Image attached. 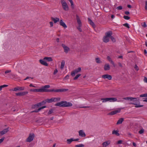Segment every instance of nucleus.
Listing matches in <instances>:
<instances>
[{
    "label": "nucleus",
    "instance_id": "f257e3e1",
    "mask_svg": "<svg viewBox=\"0 0 147 147\" xmlns=\"http://www.w3.org/2000/svg\"><path fill=\"white\" fill-rule=\"evenodd\" d=\"M55 106L60 107H69L72 105V103L66 101H61L58 102L55 105Z\"/></svg>",
    "mask_w": 147,
    "mask_h": 147
},
{
    "label": "nucleus",
    "instance_id": "f03ea898",
    "mask_svg": "<svg viewBox=\"0 0 147 147\" xmlns=\"http://www.w3.org/2000/svg\"><path fill=\"white\" fill-rule=\"evenodd\" d=\"M112 34V32L110 31L106 32L105 34V36L103 38V41L105 42H107L109 41V38Z\"/></svg>",
    "mask_w": 147,
    "mask_h": 147
},
{
    "label": "nucleus",
    "instance_id": "7ed1b4c3",
    "mask_svg": "<svg viewBox=\"0 0 147 147\" xmlns=\"http://www.w3.org/2000/svg\"><path fill=\"white\" fill-rule=\"evenodd\" d=\"M60 98L59 97H53L50 99H47L43 101L44 104L46 102L51 103L53 102H57L60 101Z\"/></svg>",
    "mask_w": 147,
    "mask_h": 147
},
{
    "label": "nucleus",
    "instance_id": "20e7f679",
    "mask_svg": "<svg viewBox=\"0 0 147 147\" xmlns=\"http://www.w3.org/2000/svg\"><path fill=\"white\" fill-rule=\"evenodd\" d=\"M123 99L131 101V102L129 103L130 104L134 105H136V101H138L137 98L131 97H127L124 98Z\"/></svg>",
    "mask_w": 147,
    "mask_h": 147
},
{
    "label": "nucleus",
    "instance_id": "39448f33",
    "mask_svg": "<svg viewBox=\"0 0 147 147\" xmlns=\"http://www.w3.org/2000/svg\"><path fill=\"white\" fill-rule=\"evenodd\" d=\"M50 86L49 85H46L44 86H42L41 88L40 89V92H47L49 91V89H47L49 88Z\"/></svg>",
    "mask_w": 147,
    "mask_h": 147
},
{
    "label": "nucleus",
    "instance_id": "423d86ee",
    "mask_svg": "<svg viewBox=\"0 0 147 147\" xmlns=\"http://www.w3.org/2000/svg\"><path fill=\"white\" fill-rule=\"evenodd\" d=\"M61 3L63 9L66 11H67L69 10V7L67 3L64 0H61Z\"/></svg>",
    "mask_w": 147,
    "mask_h": 147
},
{
    "label": "nucleus",
    "instance_id": "0eeeda50",
    "mask_svg": "<svg viewBox=\"0 0 147 147\" xmlns=\"http://www.w3.org/2000/svg\"><path fill=\"white\" fill-rule=\"evenodd\" d=\"M81 70V69L80 67H78V69H76L71 73V74L72 76H74L76 74H77L79 72H80Z\"/></svg>",
    "mask_w": 147,
    "mask_h": 147
},
{
    "label": "nucleus",
    "instance_id": "6e6552de",
    "mask_svg": "<svg viewBox=\"0 0 147 147\" xmlns=\"http://www.w3.org/2000/svg\"><path fill=\"white\" fill-rule=\"evenodd\" d=\"M68 89H58L56 90L52 89L49 90L48 92H65L68 90Z\"/></svg>",
    "mask_w": 147,
    "mask_h": 147
},
{
    "label": "nucleus",
    "instance_id": "1a4fd4ad",
    "mask_svg": "<svg viewBox=\"0 0 147 147\" xmlns=\"http://www.w3.org/2000/svg\"><path fill=\"white\" fill-rule=\"evenodd\" d=\"M34 137V134H30L29 137L26 140L27 142H31L33 140Z\"/></svg>",
    "mask_w": 147,
    "mask_h": 147
},
{
    "label": "nucleus",
    "instance_id": "9d476101",
    "mask_svg": "<svg viewBox=\"0 0 147 147\" xmlns=\"http://www.w3.org/2000/svg\"><path fill=\"white\" fill-rule=\"evenodd\" d=\"M25 89V87H17L15 88L14 89H12L11 90V91H17L18 90H23Z\"/></svg>",
    "mask_w": 147,
    "mask_h": 147
},
{
    "label": "nucleus",
    "instance_id": "9b49d317",
    "mask_svg": "<svg viewBox=\"0 0 147 147\" xmlns=\"http://www.w3.org/2000/svg\"><path fill=\"white\" fill-rule=\"evenodd\" d=\"M61 46L64 49V52L66 53H67L70 51L69 48L65 44H62Z\"/></svg>",
    "mask_w": 147,
    "mask_h": 147
},
{
    "label": "nucleus",
    "instance_id": "f8f14e48",
    "mask_svg": "<svg viewBox=\"0 0 147 147\" xmlns=\"http://www.w3.org/2000/svg\"><path fill=\"white\" fill-rule=\"evenodd\" d=\"M102 78L105 79H107L109 80H111L112 78V76L111 75L108 74H105L103 75L102 76Z\"/></svg>",
    "mask_w": 147,
    "mask_h": 147
},
{
    "label": "nucleus",
    "instance_id": "ddd939ff",
    "mask_svg": "<svg viewBox=\"0 0 147 147\" xmlns=\"http://www.w3.org/2000/svg\"><path fill=\"white\" fill-rule=\"evenodd\" d=\"M28 93V92L27 91L20 92L18 93H16V95L17 96H24Z\"/></svg>",
    "mask_w": 147,
    "mask_h": 147
},
{
    "label": "nucleus",
    "instance_id": "4468645a",
    "mask_svg": "<svg viewBox=\"0 0 147 147\" xmlns=\"http://www.w3.org/2000/svg\"><path fill=\"white\" fill-rule=\"evenodd\" d=\"M120 109H119L115 110V111H112L111 112L108 113V115H115L118 113H119L120 111Z\"/></svg>",
    "mask_w": 147,
    "mask_h": 147
},
{
    "label": "nucleus",
    "instance_id": "2eb2a0df",
    "mask_svg": "<svg viewBox=\"0 0 147 147\" xmlns=\"http://www.w3.org/2000/svg\"><path fill=\"white\" fill-rule=\"evenodd\" d=\"M79 135L80 136L82 137H85L86 135L85 133L82 130H80L79 131Z\"/></svg>",
    "mask_w": 147,
    "mask_h": 147
},
{
    "label": "nucleus",
    "instance_id": "dca6fc26",
    "mask_svg": "<svg viewBox=\"0 0 147 147\" xmlns=\"http://www.w3.org/2000/svg\"><path fill=\"white\" fill-rule=\"evenodd\" d=\"M104 70L105 71L109 70L110 69V67L109 63H106L104 67Z\"/></svg>",
    "mask_w": 147,
    "mask_h": 147
},
{
    "label": "nucleus",
    "instance_id": "f3484780",
    "mask_svg": "<svg viewBox=\"0 0 147 147\" xmlns=\"http://www.w3.org/2000/svg\"><path fill=\"white\" fill-rule=\"evenodd\" d=\"M59 24L61 26L64 28H67V26L62 20H60Z\"/></svg>",
    "mask_w": 147,
    "mask_h": 147
},
{
    "label": "nucleus",
    "instance_id": "a211bd4d",
    "mask_svg": "<svg viewBox=\"0 0 147 147\" xmlns=\"http://www.w3.org/2000/svg\"><path fill=\"white\" fill-rule=\"evenodd\" d=\"M39 61L40 63L41 64L45 66H48V63L46 62L43 59H40Z\"/></svg>",
    "mask_w": 147,
    "mask_h": 147
},
{
    "label": "nucleus",
    "instance_id": "6ab92c4d",
    "mask_svg": "<svg viewBox=\"0 0 147 147\" xmlns=\"http://www.w3.org/2000/svg\"><path fill=\"white\" fill-rule=\"evenodd\" d=\"M107 59L108 61L113 65L114 67H115V65L113 61L111 58L109 56H108L107 57Z\"/></svg>",
    "mask_w": 147,
    "mask_h": 147
},
{
    "label": "nucleus",
    "instance_id": "aec40b11",
    "mask_svg": "<svg viewBox=\"0 0 147 147\" xmlns=\"http://www.w3.org/2000/svg\"><path fill=\"white\" fill-rule=\"evenodd\" d=\"M111 142L110 140H108L106 142H104L102 145L103 147H106L107 146L109 145L110 144Z\"/></svg>",
    "mask_w": 147,
    "mask_h": 147
},
{
    "label": "nucleus",
    "instance_id": "412c9836",
    "mask_svg": "<svg viewBox=\"0 0 147 147\" xmlns=\"http://www.w3.org/2000/svg\"><path fill=\"white\" fill-rule=\"evenodd\" d=\"M76 19L77 20V22L78 24V26H82V24L81 21L80 19L78 16L77 15L76 16Z\"/></svg>",
    "mask_w": 147,
    "mask_h": 147
},
{
    "label": "nucleus",
    "instance_id": "4be33fe9",
    "mask_svg": "<svg viewBox=\"0 0 147 147\" xmlns=\"http://www.w3.org/2000/svg\"><path fill=\"white\" fill-rule=\"evenodd\" d=\"M8 131L9 129L8 128L5 129H4L3 131H1L0 132V134L1 135H3L6 133Z\"/></svg>",
    "mask_w": 147,
    "mask_h": 147
},
{
    "label": "nucleus",
    "instance_id": "5701e85b",
    "mask_svg": "<svg viewBox=\"0 0 147 147\" xmlns=\"http://www.w3.org/2000/svg\"><path fill=\"white\" fill-rule=\"evenodd\" d=\"M51 19L53 21H54L55 23H56L57 22L59 21V19L57 18H54L53 17L51 18Z\"/></svg>",
    "mask_w": 147,
    "mask_h": 147
},
{
    "label": "nucleus",
    "instance_id": "b1692460",
    "mask_svg": "<svg viewBox=\"0 0 147 147\" xmlns=\"http://www.w3.org/2000/svg\"><path fill=\"white\" fill-rule=\"evenodd\" d=\"M46 107V106H42L40 108H39L38 109L33 111H32L31 112L32 113L38 112L39 111H40L41 109H44V108H45Z\"/></svg>",
    "mask_w": 147,
    "mask_h": 147
},
{
    "label": "nucleus",
    "instance_id": "393cba45",
    "mask_svg": "<svg viewBox=\"0 0 147 147\" xmlns=\"http://www.w3.org/2000/svg\"><path fill=\"white\" fill-rule=\"evenodd\" d=\"M109 102H114L117 101V99L115 98H109Z\"/></svg>",
    "mask_w": 147,
    "mask_h": 147
},
{
    "label": "nucleus",
    "instance_id": "a878e982",
    "mask_svg": "<svg viewBox=\"0 0 147 147\" xmlns=\"http://www.w3.org/2000/svg\"><path fill=\"white\" fill-rule=\"evenodd\" d=\"M43 60H46L48 61H53V59L51 57H45L44 58Z\"/></svg>",
    "mask_w": 147,
    "mask_h": 147
},
{
    "label": "nucleus",
    "instance_id": "bb28decb",
    "mask_svg": "<svg viewBox=\"0 0 147 147\" xmlns=\"http://www.w3.org/2000/svg\"><path fill=\"white\" fill-rule=\"evenodd\" d=\"M147 97V93L140 95V97ZM144 102H147V98L143 100Z\"/></svg>",
    "mask_w": 147,
    "mask_h": 147
},
{
    "label": "nucleus",
    "instance_id": "cd10ccee",
    "mask_svg": "<svg viewBox=\"0 0 147 147\" xmlns=\"http://www.w3.org/2000/svg\"><path fill=\"white\" fill-rule=\"evenodd\" d=\"M123 121H124V119L123 118H121L120 119H119L118 120V121H117V123L116 124L117 125L121 124L122 123V122Z\"/></svg>",
    "mask_w": 147,
    "mask_h": 147
},
{
    "label": "nucleus",
    "instance_id": "c85d7f7f",
    "mask_svg": "<svg viewBox=\"0 0 147 147\" xmlns=\"http://www.w3.org/2000/svg\"><path fill=\"white\" fill-rule=\"evenodd\" d=\"M66 141H67V142L68 144H70L71 143V142H72L74 141V138H71L70 139H67V140Z\"/></svg>",
    "mask_w": 147,
    "mask_h": 147
},
{
    "label": "nucleus",
    "instance_id": "c756f323",
    "mask_svg": "<svg viewBox=\"0 0 147 147\" xmlns=\"http://www.w3.org/2000/svg\"><path fill=\"white\" fill-rule=\"evenodd\" d=\"M88 21L89 22V23L91 25H92L93 27H94L95 26V25L94 22L90 18H88Z\"/></svg>",
    "mask_w": 147,
    "mask_h": 147
},
{
    "label": "nucleus",
    "instance_id": "7c9ffc66",
    "mask_svg": "<svg viewBox=\"0 0 147 147\" xmlns=\"http://www.w3.org/2000/svg\"><path fill=\"white\" fill-rule=\"evenodd\" d=\"M118 131L117 130H113L112 131V134H115L117 136H119V134L118 133Z\"/></svg>",
    "mask_w": 147,
    "mask_h": 147
},
{
    "label": "nucleus",
    "instance_id": "2f4dec72",
    "mask_svg": "<svg viewBox=\"0 0 147 147\" xmlns=\"http://www.w3.org/2000/svg\"><path fill=\"white\" fill-rule=\"evenodd\" d=\"M109 98H101V100H102L103 102H106L109 101Z\"/></svg>",
    "mask_w": 147,
    "mask_h": 147
},
{
    "label": "nucleus",
    "instance_id": "473e14b6",
    "mask_svg": "<svg viewBox=\"0 0 147 147\" xmlns=\"http://www.w3.org/2000/svg\"><path fill=\"white\" fill-rule=\"evenodd\" d=\"M65 65V62L64 61H62L61 62L60 68L61 69H63Z\"/></svg>",
    "mask_w": 147,
    "mask_h": 147
},
{
    "label": "nucleus",
    "instance_id": "72a5a7b5",
    "mask_svg": "<svg viewBox=\"0 0 147 147\" xmlns=\"http://www.w3.org/2000/svg\"><path fill=\"white\" fill-rule=\"evenodd\" d=\"M30 91H31L34 92H40V89H30Z\"/></svg>",
    "mask_w": 147,
    "mask_h": 147
},
{
    "label": "nucleus",
    "instance_id": "f704fd0d",
    "mask_svg": "<svg viewBox=\"0 0 147 147\" xmlns=\"http://www.w3.org/2000/svg\"><path fill=\"white\" fill-rule=\"evenodd\" d=\"M96 61L97 63H102L100 59L99 58H96Z\"/></svg>",
    "mask_w": 147,
    "mask_h": 147
},
{
    "label": "nucleus",
    "instance_id": "c9c22d12",
    "mask_svg": "<svg viewBox=\"0 0 147 147\" xmlns=\"http://www.w3.org/2000/svg\"><path fill=\"white\" fill-rule=\"evenodd\" d=\"M54 110L53 109H50L48 113V115H49L52 113L53 112Z\"/></svg>",
    "mask_w": 147,
    "mask_h": 147
},
{
    "label": "nucleus",
    "instance_id": "e433bc0d",
    "mask_svg": "<svg viewBox=\"0 0 147 147\" xmlns=\"http://www.w3.org/2000/svg\"><path fill=\"white\" fill-rule=\"evenodd\" d=\"M8 86V85H3L1 86H0V91L2 89V88H4L5 87H7Z\"/></svg>",
    "mask_w": 147,
    "mask_h": 147
},
{
    "label": "nucleus",
    "instance_id": "4c0bfd02",
    "mask_svg": "<svg viewBox=\"0 0 147 147\" xmlns=\"http://www.w3.org/2000/svg\"><path fill=\"white\" fill-rule=\"evenodd\" d=\"M44 103L43 102V101H42L41 102L37 104H36V105H37V107H38L40 106H41L42 105H43L45 104H44Z\"/></svg>",
    "mask_w": 147,
    "mask_h": 147
},
{
    "label": "nucleus",
    "instance_id": "58836bf2",
    "mask_svg": "<svg viewBox=\"0 0 147 147\" xmlns=\"http://www.w3.org/2000/svg\"><path fill=\"white\" fill-rule=\"evenodd\" d=\"M110 38L113 42H115V39L113 36H112V35L110 37Z\"/></svg>",
    "mask_w": 147,
    "mask_h": 147
},
{
    "label": "nucleus",
    "instance_id": "ea45409f",
    "mask_svg": "<svg viewBox=\"0 0 147 147\" xmlns=\"http://www.w3.org/2000/svg\"><path fill=\"white\" fill-rule=\"evenodd\" d=\"M76 147H84V145L83 144H80L78 145H75Z\"/></svg>",
    "mask_w": 147,
    "mask_h": 147
},
{
    "label": "nucleus",
    "instance_id": "a19ab883",
    "mask_svg": "<svg viewBox=\"0 0 147 147\" xmlns=\"http://www.w3.org/2000/svg\"><path fill=\"white\" fill-rule=\"evenodd\" d=\"M81 76V74H77L74 78V80H77L80 76Z\"/></svg>",
    "mask_w": 147,
    "mask_h": 147
},
{
    "label": "nucleus",
    "instance_id": "79ce46f5",
    "mask_svg": "<svg viewBox=\"0 0 147 147\" xmlns=\"http://www.w3.org/2000/svg\"><path fill=\"white\" fill-rule=\"evenodd\" d=\"M123 18L125 20H128L130 19V18L128 16H123Z\"/></svg>",
    "mask_w": 147,
    "mask_h": 147
},
{
    "label": "nucleus",
    "instance_id": "37998d69",
    "mask_svg": "<svg viewBox=\"0 0 147 147\" xmlns=\"http://www.w3.org/2000/svg\"><path fill=\"white\" fill-rule=\"evenodd\" d=\"M123 25L128 28H130L129 24L127 23L125 24H123Z\"/></svg>",
    "mask_w": 147,
    "mask_h": 147
},
{
    "label": "nucleus",
    "instance_id": "c03bdc74",
    "mask_svg": "<svg viewBox=\"0 0 147 147\" xmlns=\"http://www.w3.org/2000/svg\"><path fill=\"white\" fill-rule=\"evenodd\" d=\"M144 129H141L139 131V133L140 134H142L143 133H144Z\"/></svg>",
    "mask_w": 147,
    "mask_h": 147
},
{
    "label": "nucleus",
    "instance_id": "a18cd8bd",
    "mask_svg": "<svg viewBox=\"0 0 147 147\" xmlns=\"http://www.w3.org/2000/svg\"><path fill=\"white\" fill-rule=\"evenodd\" d=\"M123 142V141L122 140H119L117 141V144H121Z\"/></svg>",
    "mask_w": 147,
    "mask_h": 147
},
{
    "label": "nucleus",
    "instance_id": "49530a36",
    "mask_svg": "<svg viewBox=\"0 0 147 147\" xmlns=\"http://www.w3.org/2000/svg\"><path fill=\"white\" fill-rule=\"evenodd\" d=\"M122 8L123 7L121 6H119L117 8V9L118 10H121L122 9Z\"/></svg>",
    "mask_w": 147,
    "mask_h": 147
},
{
    "label": "nucleus",
    "instance_id": "de8ad7c7",
    "mask_svg": "<svg viewBox=\"0 0 147 147\" xmlns=\"http://www.w3.org/2000/svg\"><path fill=\"white\" fill-rule=\"evenodd\" d=\"M70 2V3L71 4V6H74V3L73 1L72 0H68Z\"/></svg>",
    "mask_w": 147,
    "mask_h": 147
},
{
    "label": "nucleus",
    "instance_id": "09e8293b",
    "mask_svg": "<svg viewBox=\"0 0 147 147\" xmlns=\"http://www.w3.org/2000/svg\"><path fill=\"white\" fill-rule=\"evenodd\" d=\"M142 27L146 28L147 27V25L145 22H144L143 24L142 25Z\"/></svg>",
    "mask_w": 147,
    "mask_h": 147
},
{
    "label": "nucleus",
    "instance_id": "8fccbe9b",
    "mask_svg": "<svg viewBox=\"0 0 147 147\" xmlns=\"http://www.w3.org/2000/svg\"><path fill=\"white\" fill-rule=\"evenodd\" d=\"M58 71L57 69H55V70H54V72H53V74L55 75L58 72Z\"/></svg>",
    "mask_w": 147,
    "mask_h": 147
},
{
    "label": "nucleus",
    "instance_id": "3c124183",
    "mask_svg": "<svg viewBox=\"0 0 147 147\" xmlns=\"http://www.w3.org/2000/svg\"><path fill=\"white\" fill-rule=\"evenodd\" d=\"M81 26H78L77 28V29L80 32H82V29L81 28Z\"/></svg>",
    "mask_w": 147,
    "mask_h": 147
},
{
    "label": "nucleus",
    "instance_id": "603ef678",
    "mask_svg": "<svg viewBox=\"0 0 147 147\" xmlns=\"http://www.w3.org/2000/svg\"><path fill=\"white\" fill-rule=\"evenodd\" d=\"M145 10H147V1H145Z\"/></svg>",
    "mask_w": 147,
    "mask_h": 147
},
{
    "label": "nucleus",
    "instance_id": "864d4df0",
    "mask_svg": "<svg viewBox=\"0 0 147 147\" xmlns=\"http://www.w3.org/2000/svg\"><path fill=\"white\" fill-rule=\"evenodd\" d=\"M137 103V102H136V104ZM135 106V107L136 108L140 107H142L143 106V105H137V104Z\"/></svg>",
    "mask_w": 147,
    "mask_h": 147
},
{
    "label": "nucleus",
    "instance_id": "5fc2aeb1",
    "mask_svg": "<svg viewBox=\"0 0 147 147\" xmlns=\"http://www.w3.org/2000/svg\"><path fill=\"white\" fill-rule=\"evenodd\" d=\"M134 68L137 71H138V69H139V68H138V66L136 65H135Z\"/></svg>",
    "mask_w": 147,
    "mask_h": 147
},
{
    "label": "nucleus",
    "instance_id": "6e6d98bb",
    "mask_svg": "<svg viewBox=\"0 0 147 147\" xmlns=\"http://www.w3.org/2000/svg\"><path fill=\"white\" fill-rule=\"evenodd\" d=\"M49 24H50V27H52L53 26V22H50Z\"/></svg>",
    "mask_w": 147,
    "mask_h": 147
},
{
    "label": "nucleus",
    "instance_id": "4d7b16f0",
    "mask_svg": "<svg viewBox=\"0 0 147 147\" xmlns=\"http://www.w3.org/2000/svg\"><path fill=\"white\" fill-rule=\"evenodd\" d=\"M37 107H37V105H36V104L33 105L32 107V109H35V108H36Z\"/></svg>",
    "mask_w": 147,
    "mask_h": 147
},
{
    "label": "nucleus",
    "instance_id": "13d9d810",
    "mask_svg": "<svg viewBox=\"0 0 147 147\" xmlns=\"http://www.w3.org/2000/svg\"><path fill=\"white\" fill-rule=\"evenodd\" d=\"M69 76L68 75L66 76L64 78V80H67L69 78Z\"/></svg>",
    "mask_w": 147,
    "mask_h": 147
},
{
    "label": "nucleus",
    "instance_id": "bf43d9fd",
    "mask_svg": "<svg viewBox=\"0 0 147 147\" xmlns=\"http://www.w3.org/2000/svg\"><path fill=\"white\" fill-rule=\"evenodd\" d=\"M11 70H7L6 71H5V73L6 74H7L8 73H10L11 72Z\"/></svg>",
    "mask_w": 147,
    "mask_h": 147
},
{
    "label": "nucleus",
    "instance_id": "052dcab7",
    "mask_svg": "<svg viewBox=\"0 0 147 147\" xmlns=\"http://www.w3.org/2000/svg\"><path fill=\"white\" fill-rule=\"evenodd\" d=\"M144 81L146 83H147V78L145 77L144 79Z\"/></svg>",
    "mask_w": 147,
    "mask_h": 147
},
{
    "label": "nucleus",
    "instance_id": "680f3d73",
    "mask_svg": "<svg viewBox=\"0 0 147 147\" xmlns=\"http://www.w3.org/2000/svg\"><path fill=\"white\" fill-rule=\"evenodd\" d=\"M4 138H2L1 139H0V144L2 142H3V141L4 140Z\"/></svg>",
    "mask_w": 147,
    "mask_h": 147
},
{
    "label": "nucleus",
    "instance_id": "e2e57ef3",
    "mask_svg": "<svg viewBox=\"0 0 147 147\" xmlns=\"http://www.w3.org/2000/svg\"><path fill=\"white\" fill-rule=\"evenodd\" d=\"M118 65L121 67H123V66H122V65L121 63L120 62H119L118 63Z\"/></svg>",
    "mask_w": 147,
    "mask_h": 147
},
{
    "label": "nucleus",
    "instance_id": "0e129e2a",
    "mask_svg": "<svg viewBox=\"0 0 147 147\" xmlns=\"http://www.w3.org/2000/svg\"><path fill=\"white\" fill-rule=\"evenodd\" d=\"M125 13L126 15H129V11H127L125 12Z\"/></svg>",
    "mask_w": 147,
    "mask_h": 147
},
{
    "label": "nucleus",
    "instance_id": "69168bd1",
    "mask_svg": "<svg viewBox=\"0 0 147 147\" xmlns=\"http://www.w3.org/2000/svg\"><path fill=\"white\" fill-rule=\"evenodd\" d=\"M90 107L88 106H84L82 107H81L80 108H89Z\"/></svg>",
    "mask_w": 147,
    "mask_h": 147
},
{
    "label": "nucleus",
    "instance_id": "338daca9",
    "mask_svg": "<svg viewBox=\"0 0 147 147\" xmlns=\"http://www.w3.org/2000/svg\"><path fill=\"white\" fill-rule=\"evenodd\" d=\"M30 87H35V88L36 87L35 86L33 85L32 84H30Z\"/></svg>",
    "mask_w": 147,
    "mask_h": 147
},
{
    "label": "nucleus",
    "instance_id": "774afa93",
    "mask_svg": "<svg viewBox=\"0 0 147 147\" xmlns=\"http://www.w3.org/2000/svg\"><path fill=\"white\" fill-rule=\"evenodd\" d=\"M79 140V138H77V139H74V141H78Z\"/></svg>",
    "mask_w": 147,
    "mask_h": 147
}]
</instances>
